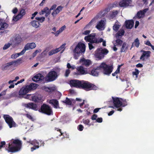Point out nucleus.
Returning <instances> with one entry per match:
<instances>
[{"label":"nucleus","mask_w":154,"mask_h":154,"mask_svg":"<svg viewBox=\"0 0 154 154\" xmlns=\"http://www.w3.org/2000/svg\"><path fill=\"white\" fill-rule=\"evenodd\" d=\"M37 85L36 84L31 83L25 87H22L19 91V95L20 97H24L26 99H32L31 94H27L25 97H24V95L29 91L36 89L37 87Z\"/></svg>","instance_id":"obj_1"},{"label":"nucleus","mask_w":154,"mask_h":154,"mask_svg":"<svg viewBox=\"0 0 154 154\" xmlns=\"http://www.w3.org/2000/svg\"><path fill=\"white\" fill-rule=\"evenodd\" d=\"M22 146L21 141L18 139L12 140L8 144V152L14 153L19 151Z\"/></svg>","instance_id":"obj_2"},{"label":"nucleus","mask_w":154,"mask_h":154,"mask_svg":"<svg viewBox=\"0 0 154 154\" xmlns=\"http://www.w3.org/2000/svg\"><path fill=\"white\" fill-rule=\"evenodd\" d=\"M86 46L82 42H79L73 50V57L75 59H78L81 54H84L85 51Z\"/></svg>","instance_id":"obj_3"},{"label":"nucleus","mask_w":154,"mask_h":154,"mask_svg":"<svg viewBox=\"0 0 154 154\" xmlns=\"http://www.w3.org/2000/svg\"><path fill=\"white\" fill-rule=\"evenodd\" d=\"M80 88L88 91L91 90H97L98 87L88 82L82 81Z\"/></svg>","instance_id":"obj_4"},{"label":"nucleus","mask_w":154,"mask_h":154,"mask_svg":"<svg viewBox=\"0 0 154 154\" xmlns=\"http://www.w3.org/2000/svg\"><path fill=\"white\" fill-rule=\"evenodd\" d=\"M96 33H92L90 35L85 36L84 38V39L86 42H88L91 43H98L101 42L103 40L102 38H100L98 40L96 38Z\"/></svg>","instance_id":"obj_5"},{"label":"nucleus","mask_w":154,"mask_h":154,"mask_svg":"<svg viewBox=\"0 0 154 154\" xmlns=\"http://www.w3.org/2000/svg\"><path fill=\"white\" fill-rule=\"evenodd\" d=\"M38 111L48 116L52 115L53 112L51 107L46 104H43L38 110Z\"/></svg>","instance_id":"obj_6"},{"label":"nucleus","mask_w":154,"mask_h":154,"mask_svg":"<svg viewBox=\"0 0 154 154\" xmlns=\"http://www.w3.org/2000/svg\"><path fill=\"white\" fill-rule=\"evenodd\" d=\"M100 67V70H102L103 73L105 75H109L112 71V66H109L105 63H102Z\"/></svg>","instance_id":"obj_7"},{"label":"nucleus","mask_w":154,"mask_h":154,"mask_svg":"<svg viewBox=\"0 0 154 154\" xmlns=\"http://www.w3.org/2000/svg\"><path fill=\"white\" fill-rule=\"evenodd\" d=\"M58 76L56 71L51 70L45 77V81L47 82H53L56 79Z\"/></svg>","instance_id":"obj_8"},{"label":"nucleus","mask_w":154,"mask_h":154,"mask_svg":"<svg viewBox=\"0 0 154 154\" xmlns=\"http://www.w3.org/2000/svg\"><path fill=\"white\" fill-rule=\"evenodd\" d=\"M108 52V51L106 48H98L96 51L94 55L96 58L100 60L103 58L104 55L106 54Z\"/></svg>","instance_id":"obj_9"},{"label":"nucleus","mask_w":154,"mask_h":154,"mask_svg":"<svg viewBox=\"0 0 154 154\" xmlns=\"http://www.w3.org/2000/svg\"><path fill=\"white\" fill-rule=\"evenodd\" d=\"M3 117L10 128L16 127V124L11 116L8 115L4 114Z\"/></svg>","instance_id":"obj_10"},{"label":"nucleus","mask_w":154,"mask_h":154,"mask_svg":"<svg viewBox=\"0 0 154 154\" xmlns=\"http://www.w3.org/2000/svg\"><path fill=\"white\" fill-rule=\"evenodd\" d=\"M81 82L77 79H71L69 81V84L71 87L80 88Z\"/></svg>","instance_id":"obj_11"},{"label":"nucleus","mask_w":154,"mask_h":154,"mask_svg":"<svg viewBox=\"0 0 154 154\" xmlns=\"http://www.w3.org/2000/svg\"><path fill=\"white\" fill-rule=\"evenodd\" d=\"M26 142L27 143H30L33 146V147L31 148V150L32 152H33L39 147L38 142L36 140L32 141L30 139H29L28 140H26Z\"/></svg>","instance_id":"obj_12"},{"label":"nucleus","mask_w":154,"mask_h":154,"mask_svg":"<svg viewBox=\"0 0 154 154\" xmlns=\"http://www.w3.org/2000/svg\"><path fill=\"white\" fill-rule=\"evenodd\" d=\"M32 100L35 103H40L42 102L43 97L41 94H36L31 96Z\"/></svg>","instance_id":"obj_13"},{"label":"nucleus","mask_w":154,"mask_h":154,"mask_svg":"<svg viewBox=\"0 0 154 154\" xmlns=\"http://www.w3.org/2000/svg\"><path fill=\"white\" fill-rule=\"evenodd\" d=\"M140 52H142L143 53L140 57V59L143 61L144 60L145 58L148 59L150 56L151 52L149 51H145L143 50H141Z\"/></svg>","instance_id":"obj_14"},{"label":"nucleus","mask_w":154,"mask_h":154,"mask_svg":"<svg viewBox=\"0 0 154 154\" xmlns=\"http://www.w3.org/2000/svg\"><path fill=\"white\" fill-rule=\"evenodd\" d=\"M23 106L27 108L31 109L35 111L38 110L37 105L33 103H25L23 104Z\"/></svg>","instance_id":"obj_15"},{"label":"nucleus","mask_w":154,"mask_h":154,"mask_svg":"<svg viewBox=\"0 0 154 154\" xmlns=\"http://www.w3.org/2000/svg\"><path fill=\"white\" fill-rule=\"evenodd\" d=\"M113 100V103L114 106L116 108H119L122 106V102L120 101L119 98L118 97H112Z\"/></svg>","instance_id":"obj_16"},{"label":"nucleus","mask_w":154,"mask_h":154,"mask_svg":"<svg viewBox=\"0 0 154 154\" xmlns=\"http://www.w3.org/2000/svg\"><path fill=\"white\" fill-rule=\"evenodd\" d=\"M78 71V73L76 74L79 75L86 74L88 73L87 69H84L83 67L80 66L77 68Z\"/></svg>","instance_id":"obj_17"},{"label":"nucleus","mask_w":154,"mask_h":154,"mask_svg":"<svg viewBox=\"0 0 154 154\" xmlns=\"http://www.w3.org/2000/svg\"><path fill=\"white\" fill-rule=\"evenodd\" d=\"M33 81L37 82L40 81L41 82L45 80V77L43 75L40 73H38L35 75L32 78Z\"/></svg>","instance_id":"obj_18"},{"label":"nucleus","mask_w":154,"mask_h":154,"mask_svg":"<svg viewBox=\"0 0 154 154\" xmlns=\"http://www.w3.org/2000/svg\"><path fill=\"white\" fill-rule=\"evenodd\" d=\"M131 2V0H122L119 2V5L121 7H125L128 6Z\"/></svg>","instance_id":"obj_19"},{"label":"nucleus","mask_w":154,"mask_h":154,"mask_svg":"<svg viewBox=\"0 0 154 154\" xmlns=\"http://www.w3.org/2000/svg\"><path fill=\"white\" fill-rule=\"evenodd\" d=\"M147 9H145L143 10H140L138 11L136 15L133 18L134 19H136V18L140 19L147 12Z\"/></svg>","instance_id":"obj_20"},{"label":"nucleus","mask_w":154,"mask_h":154,"mask_svg":"<svg viewBox=\"0 0 154 154\" xmlns=\"http://www.w3.org/2000/svg\"><path fill=\"white\" fill-rule=\"evenodd\" d=\"M79 61L80 62L82 63L83 65L85 66L86 67L89 66L92 64L90 60L86 59L84 58H82L80 59Z\"/></svg>","instance_id":"obj_21"},{"label":"nucleus","mask_w":154,"mask_h":154,"mask_svg":"<svg viewBox=\"0 0 154 154\" xmlns=\"http://www.w3.org/2000/svg\"><path fill=\"white\" fill-rule=\"evenodd\" d=\"M100 70V66L97 67L96 68H94L91 71L90 74L91 75L96 76H98L99 75V71Z\"/></svg>","instance_id":"obj_22"},{"label":"nucleus","mask_w":154,"mask_h":154,"mask_svg":"<svg viewBox=\"0 0 154 154\" xmlns=\"http://www.w3.org/2000/svg\"><path fill=\"white\" fill-rule=\"evenodd\" d=\"M17 62L16 61H13L10 62L6 64L5 66H2V69L3 70L9 69L12 65L14 63L16 64Z\"/></svg>","instance_id":"obj_23"},{"label":"nucleus","mask_w":154,"mask_h":154,"mask_svg":"<svg viewBox=\"0 0 154 154\" xmlns=\"http://www.w3.org/2000/svg\"><path fill=\"white\" fill-rule=\"evenodd\" d=\"M126 28L131 29L134 26V21L132 20H126L125 22Z\"/></svg>","instance_id":"obj_24"},{"label":"nucleus","mask_w":154,"mask_h":154,"mask_svg":"<svg viewBox=\"0 0 154 154\" xmlns=\"http://www.w3.org/2000/svg\"><path fill=\"white\" fill-rule=\"evenodd\" d=\"M128 45L126 42H124L121 45L120 52L126 53L128 50Z\"/></svg>","instance_id":"obj_25"},{"label":"nucleus","mask_w":154,"mask_h":154,"mask_svg":"<svg viewBox=\"0 0 154 154\" xmlns=\"http://www.w3.org/2000/svg\"><path fill=\"white\" fill-rule=\"evenodd\" d=\"M49 103L50 104L53 105L55 108H59L58 101L56 99H51L50 100Z\"/></svg>","instance_id":"obj_26"},{"label":"nucleus","mask_w":154,"mask_h":154,"mask_svg":"<svg viewBox=\"0 0 154 154\" xmlns=\"http://www.w3.org/2000/svg\"><path fill=\"white\" fill-rule=\"evenodd\" d=\"M63 8V7L61 6H58L55 10H54L52 13V15L53 16H56L57 14H58L60 11L62 10Z\"/></svg>","instance_id":"obj_27"},{"label":"nucleus","mask_w":154,"mask_h":154,"mask_svg":"<svg viewBox=\"0 0 154 154\" xmlns=\"http://www.w3.org/2000/svg\"><path fill=\"white\" fill-rule=\"evenodd\" d=\"M104 22L103 20H101L99 21L96 26V27L98 30H100L104 26Z\"/></svg>","instance_id":"obj_28"},{"label":"nucleus","mask_w":154,"mask_h":154,"mask_svg":"<svg viewBox=\"0 0 154 154\" xmlns=\"http://www.w3.org/2000/svg\"><path fill=\"white\" fill-rule=\"evenodd\" d=\"M51 10L47 7H45L41 11V14H43L45 13V16L47 17L51 13Z\"/></svg>","instance_id":"obj_29"},{"label":"nucleus","mask_w":154,"mask_h":154,"mask_svg":"<svg viewBox=\"0 0 154 154\" xmlns=\"http://www.w3.org/2000/svg\"><path fill=\"white\" fill-rule=\"evenodd\" d=\"M8 26V25L2 20H0V30H3Z\"/></svg>","instance_id":"obj_30"},{"label":"nucleus","mask_w":154,"mask_h":154,"mask_svg":"<svg viewBox=\"0 0 154 154\" xmlns=\"http://www.w3.org/2000/svg\"><path fill=\"white\" fill-rule=\"evenodd\" d=\"M140 43L139 41L138 38H136L134 41V42L132 43L131 49L134 46H135L137 48H138L140 45Z\"/></svg>","instance_id":"obj_31"},{"label":"nucleus","mask_w":154,"mask_h":154,"mask_svg":"<svg viewBox=\"0 0 154 154\" xmlns=\"http://www.w3.org/2000/svg\"><path fill=\"white\" fill-rule=\"evenodd\" d=\"M30 24L33 27L35 28H38L40 25L39 22L36 20L32 21L31 22Z\"/></svg>","instance_id":"obj_32"},{"label":"nucleus","mask_w":154,"mask_h":154,"mask_svg":"<svg viewBox=\"0 0 154 154\" xmlns=\"http://www.w3.org/2000/svg\"><path fill=\"white\" fill-rule=\"evenodd\" d=\"M125 33V31L123 29H120L116 34V38H119V36L123 35Z\"/></svg>","instance_id":"obj_33"},{"label":"nucleus","mask_w":154,"mask_h":154,"mask_svg":"<svg viewBox=\"0 0 154 154\" xmlns=\"http://www.w3.org/2000/svg\"><path fill=\"white\" fill-rule=\"evenodd\" d=\"M42 88V90L49 93L52 92L54 91L51 87H48L45 86H43Z\"/></svg>","instance_id":"obj_34"},{"label":"nucleus","mask_w":154,"mask_h":154,"mask_svg":"<svg viewBox=\"0 0 154 154\" xmlns=\"http://www.w3.org/2000/svg\"><path fill=\"white\" fill-rule=\"evenodd\" d=\"M22 41V38L20 36L18 35L14 39V41L15 44H18L21 43Z\"/></svg>","instance_id":"obj_35"},{"label":"nucleus","mask_w":154,"mask_h":154,"mask_svg":"<svg viewBox=\"0 0 154 154\" xmlns=\"http://www.w3.org/2000/svg\"><path fill=\"white\" fill-rule=\"evenodd\" d=\"M63 103H65L66 105H72V101L68 97H66V100L63 101Z\"/></svg>","instance_id":"obj_36"},{"label":"nucleus","mask_w":154,"mask_h":154,"mask_svg":"<svg viewBox=\"0 0 154 154\" xmlns=\"http://www.w3.org/2000/svg\"><path fill=\"white\" fill-rule=\"evenodd\" d=\"M23 16L21 15V14L19 13L17 15L13 17V20L15 21H17L19 19L22 18Z\"/></svg>","instance_id":"obj_37"},{"label":"nucleus","mask_w":154,"mask_h":154,"mask_svg":"<svg viewBox=\"0 0 154 154\" xmlns=\"http://www.w3.org/2000/svg\"><path fill=\"white\" fill-rule=\"evenodd\" d=\"M116 39H117L115 40L116 43L115 44H116L117 46H121L123 43V41L120 39H119V38Z\"/></svg>","instance_id":"obj_38"},{"label":"nucleus","mask_w":154,"mask_h":154,"mask_svg":"<svg viewBox=\"0 0 154 154\" xmlns=\"http://www.w3.org/2000/svg\"><path fill=\"white\" fill-rule=\"evenodd\" d=\"M94 21V19H92L84 27V29H89L92 25V23Z\"/></svg>","instance_id":"obj_39"},{"label":"nucleus","mask_w":154,"mask_h":154,"mask_svg":"<svg viewBox=\"0 0 154 154\" xmlns=\"http://www.w3.org/2000/svg\"><path fill=\"white\" fill-rule=\"evenodd\" d=\"M118 11H117L112 12L110 15V17L112 19H113L118 14Z\"/></svg>","instance_id":"obj_40"},{"label":"nucleus","mask_w":154,"mask_h":154,"mask_svg":"<svg viewBox=\"0 0 154 154\" xmlns=\"http://www.w3.org/2000/svg\"><path fill=\"white\" fill-rule=\"evenodd\" d=\"M35 19L38 20L41 23H42L45 20V17H36L35 18Z\"/></svg>","instance_id":"obj_41"},{"label":"nucleus","mask_w":154,"mask_h":154,"mask_svg":"<svg viewBox=\"0 0 154 154\" xmlns=\"http://www.w3.org/2000/svg\"><path fill=\"white\" fill-rule=\"evenodd\" d=\"M120 26V25L119 24H115L113 26V29L117 31L119 29Z\"/></svg>","instance_id":"obj_42"},{"label":"nucleus","mask_w":154,"mask_h":154,"mask_svg":"<svg viewBox=\"0 0 154 154\" xmlns=\"http://www.w3.org/2000/svg\"><path fill=\"white\" fill-rule=\"evenodd\" d=\"M30 48L31 49H32L35 48L36 47L35 44L33 42L29 43Z\"/></svg>","instance_id":"obj_43"},{"label":"nucleus","mask_w":154,"mask_h":154,"mask_svg":"<svg viewBox=\"0 0 154 154\" xmlns=\"http://www.w3.org/2000/svg\"><path fill=\"white\" fill-rule=\"evenodd\" d=\"M19 54L18 53L14 54H12L11 57L12 59H16L19 56Z\"/></svg>","instance_id":"obj_44"},{"label":"nucleus","mask_w":154,"mask_h":154,"mask_svg":"<svg viewBox=\"0 0 154 154\" xmlns=\"http://www.w3.org/2000/svg\"><path fill=\"white\" fill-rule=\"evenodd\" d=\"M11 44L9 43H8L7 44H5L3 48L4 50H6L8 48L11 46Z\"/></svg>","instance_id":"obj_45"},{"label":"nucleus","mask_w":154,"mask_h":154,"mask_svg":"<svg viewBox=\"0 0 154 154\" xmlns=\"http://www.w3.org/2000/svg\"><path fill=\"white\" fill-rule=\"evenodd\" d=\"M139 73V70L137 69H135V71L132 72L133 75H135L136 76H137Z\"/></svg>","instance_id":"obj_46"},{"label":"nucleus","mask_w":154,"mask_h":154,"mask_svg":"<svg viewBox=\"0 0 154 154\" xmlns=\"http://www.w3.org/2000/svg\"><path fill=\"white\" fill-rule=\"evenodd\" d=\"M19 79V77L18 76H16L15 78V79L13 80H10L8 82V84H10L11 83H13L14 82L16 81L17 80Z\"/></svg>","instance_id":"obj_47"},{"label":"nucleus","mask_w":154,"mask_h":154,"mask_svg":"<svg viewBox=\"0 0 154 154\" xmlns=\"http://www.w3.org/2000/svg\"><path fill=\"white\" fill-rule=\"evenodd\" d=\"M19 13L21 14V15L23 16L26 14V11L24 9H22L20 10V12Z\"/></svg>","instance_id":"obj_48"},{"label":"nucleus","mask_w":154,"mask_h":154,"mask_svg":"<svg viewBox=\"0 0 154 154\" xmlns=\"http://www.w3.org/2000/svg\"><path fill=\"white\" fill-rule=\"evenodd\" d=\"M91 30H87L84 31L83 32V34L85 35H88L91 32Z\"/></svg>","instance_id":"obj_49"},{"label":"nucleus","mask_w":154,"mask_h":154,"mask_svg":"<svg viewBox=\"0 0 154 154\" xmlns=\"http://www.w3.org/2000/svg\"><path fill=\"white\" fill-rule=\"evenodd\" d=\"M70 72V71L69 69H66L65 73V76L66 77H68L69 76Z\"/></svg>","instance_id":"obj_50"},{"label":"nucleus","mask_w":154,"mask_h":154,"mask_svg":"<svg viewBox=\"0 0 154 154\" xmlns=\"http://www.w3.org/2000/svg\"><path fill=\"white\" fill-rule=\"evenodd\" d=\"M83 128L84 127L82 125H79L78 126V129L79 131H82L83 129Z\"/></svg>","instance_id":"obj_51"},{"label":"nucleus","mask_w":154,"mask_h":154,"mask_svg":"<svg viewBox=\"0 0 154 154\" xmlns=\"http://www.w3.org/2000/svg\"><path fill=\"white\" fill-rule=\"evenodd\" d=\"M25 116L29 119L32 120H33V118L28 113L26 114H25Z\"/></svg>","instance_id":"obj_52"},{"label":"nucleus","mask_w":154,"mask_h":154,"mask_svg":"<svg viewBox=\"0 0 154 154\" xmlns=\"http://www.w3.org/2000/svg\"><path fill=\"white\" fill-rule=\"evenodd\" d=\"M83 122L86 125H89L90 121L88 119L83 120Z\"/></svg>","instance_id":"obj_53"},{"label":"nucleus","mask_w":154,"mask_h":154,"mask_svg":"<svg viewBox=\"0 0 154 154\" xmlns=\"http://www.w3.org/2000/svg\"><path fill=\"white\" fill-rule=\"evenodd\" d=\"M6 143L5 141H1L0 143V149H1L5 145Z\"/></svg>","instance_id":"obj_54"},{"label":"nucleus","mask_w":154,"mask_h":154,"mask_svg":"<svg viewBox=\"0 0 154 154\" xmlns=\"http://www.w3.org/2000/svg\"><path fill=\"white\" fill-rule=\"evenodd\" d=\"M30 49V48L29 44V43H27V44H26L25 45L24 48V49H25L26 51Z\"/></svg>","instance_id":"obj_55"},{"label":"nucleus","mask_w":154,"mask_h":154,"mask_svg":"<svg viewBox=\"0 0 154 154\" xmlns=\"http://www.w3.org/2000/svg\"><path fill=\"white\" fill-rule=\"evenodd\" d=\"M17 95L18 92L17 91L14 92L11 94V96L14 97H16Z\"/></svg>","instance_id":"obj_56"},{"label":"nucleus","mask_w":154,"mask_h":154,"mask_svg":"<svg viewBox=\"0 0 154 154\" xmlns=\"http://www.w3.org/2000/svg\"><path fill=\"white\" fill-rule=\"evenodd\" d=\"M97 115L94 114L93 115L91 118V119L92 120H96L97 118Z\"/></svg>","instance_id":"obj_57"},{"label":"nucleus","mask_w":154,"mask_h":154,"mask_svg":"<svg viewBox=\"0 0 154 154\" xmlns=\"http://www.w3.org/2000/svg\"><path fill=\"white\" fill-rule=\"evenodd\" d=\"M92 43H91L90 42H89L88 44L89 48L90 50H91L94 48V46H93V45H92Z\"/></svg>","instance_id":"obj_58"},{"label":"nucleus","mask_w":154,"mask_h":154,"mask_svg":"<svg viewBox=\"0 0 154 154\" xmlns=\"http://www.w3.org/2000/svg\"><path fill=\"white\" fill-rule=\"evenodd\" d=\"M96 122L98 123H101L103 121V119L102 118H98L96 120Z\"/></svg>","instance_id":"obj_59"},{"label":"nucleus","mask_w":154,"mask_h":154,"mask_svg":"<svg viewBox=\"0 0 154 154\" xmlns=\"http://www.w3.org/2000/svg\"><path fill=\"white\" fill-rule=\"evenodd\" d=\"M55 54L54 50H52L49 51L48 53V55L49 56H51L54 54Z\"/></svg>","instance_id":"obj_60"},{"label":"nucleus","mask_w":154,"mask_h":154,"mask_svg":"<svg viewBox=\"0 0 154 154\" xmlns=\"http://www.w3.org/2000/svg\"><path fill=\"white\" fill-rule=\"evenodd\" d=\"M122 106L123 107L127 105V102L126 100L122 101Z\"/></svg>","instance_id":"obj_61"},{"label":"nucleus","mask_w":154,"mask_h":154,"mask_svg":"<svg viewBox=\"0 0 154 154\" xmlns=\"http://www.w3.org/2000/svg\"><path fill=\"white\" fill-rule=\"evenodd\" d=\"M145 44L147 45L150 46L151 48L152 46H153V45L151 44L150 42L149 41H146L145 43Z\"/></svg>","instance_id":"obj_62"},{"label":"nucleus","mask_w":154,"mask_h":154,"mask_svg":"<svg viewBox=\"0 0 154 154\" xmlns=\"http://www.w3.org/2000/svg\"><path fill=\"white\" fill-rule=\"evenodd\" d=\"M6 91L7 89L2 91L0 94H1L0 96H2L5 95L6 94Z\"/></svg>","instance_id":"obj_63"},{"label":"nucleus","mask_w":154,"mask_h":154,"mask_svg":"<svg viewBox=\"0 0 154 154\" xmlns=\"http://www.w3.org/2000/svg\"><path fill=\"white\" fill-rule=\"evenodd\" d=\"M18 11V9L17 8H15L12 10V12L14 14H15L17 13Z\"/></svg>","instance_id":"obj_64"}]
</instances>
